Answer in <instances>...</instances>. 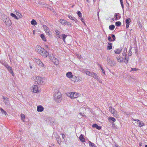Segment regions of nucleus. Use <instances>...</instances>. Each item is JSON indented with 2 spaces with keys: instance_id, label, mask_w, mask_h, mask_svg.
I'll list each match as a JSON object with an SVG mask.
<instances>
[{
  "instance_id": "9",
  "label": "nucleus",
  "mask_w": 147,
  "mask_h": 147,
  "mask_svg": "<svg viewBox=\"0 0 147 147\" xmlns=\"http://www.w3.org/2000/svg\"><path fill=\"white\" fill-rule=\"evenodd\" d=\"M109 111L114 116H115L116 115H117V111L115 110L114 108H113L111 106L109 107Z\"/></svg>"
},
{
  "instance_id": "11",
  "label": "nucleus",
  "mask_w": 147,
  "mask_h": 147,
  "mask_svg": "<svg viewBox=\"0 0 147 147\" xmlns=\"http://www.w3.org/2000/svg\"><path fill=\"white\" fill-rule=\"evenodd\" d=\"M32 88L33 92L36 93L38 91L37 85H34L32 86Z\"/></svg>"
},
{
  "instance_id": "14",
  "label": "nucleus",
  "mask_w": 147,
  "mask_h": 147,
  "mask_svg": "<svg viewBox=\"0 0 147 147\" xmlns=\"http://www.w3.org/2000/svg\"><path fill=\"white\" fill-rule=\"evenodd\" d=\"M44 108L42 106L39 105L37 107V111L38 112H42L43 111Z\"/></svg>"
},
{
  "instance_id": "48",
  "label": "nucleus",
  "mask_w": 147,
  "mask_h": 147,
  "mask_svg": "<svg viewBox=\"0 0 147 147\" xmlns=\"http://www.w3.org/2000/svg\"><path fill=\"white\" fill-rule=\"evenodd\" d=\"M111 37L113 38V39L112 40L113 41H114L115 40V37L114 35L112 34L111 35Z\"/></svg>"
},
{
  "instance_id": "51",
  "label": "nucleus",
  "mask_w": 147,
  "mask_h": 147,
  "mask_svg": "<svg viewBox=\"0 0 147 147\" xmlns=\"http://www.w3.org/2000/svg\"><path fill=\"white\" fill-rule=\"evenodd\" d=\"M108 40L110 42H111L112 41V40L111 38V37L109 36L108 38Z\"/></svg>"
},
{
  "instance_id": "64",
  "label": "nucleus",
  "mask_w": 147,
  "mask_h": 147,
  "mask_svg": "<svg viewBox=\"0 0 147 147\" xmlns=\"http://www.w3.org/2000/svg\"><path fill=\"white\" fill-rule=\"evenodd\" d=\"M145 147H147V145H145Z\"/></svg>"
},
{
  "instance_id": "34",
  "label": "nucleus",
  "mask_w": 147,
  "mask_h": 147,
  "mask_svg": "<svg viewBox=\"0 0 147 147\" xmlns=\"http://www.w3.org/2000/svg\"><path fill=\"white\" fill-rule=\"evenodd\" d=\"M47 34L48 36H50L51 35V32H50V30L49 29L45 31Z\"/></svg>"
},
{
  "instance_id": "22",
  "label": "nucleus",
  "mask_w": 147,
  "mask_h": 147,
  "mask_svg": "<svg viewBox=\"0 0 147 147\" xmlns=\"http://www.w3.org/2000/svg\"><path fill=\"white\" fill-rule=\"evenodd\" d=\"M79 138L81 142H85V139L83 137V135L82 134H81L79 137Z\"/></svg>"
},
{
  "instance_id": "40",
  "label": "nucleus",
  "mask_w": 147,
  "mask_h": 147,
  "mask_svg": "<svg viewBox=\"0 0 147 147\" xmlns=\"http://www.w3.org/2000/svg\"><path fill=\"white\" fill-rule=\"evenodd\" d=\"M49 120L51 123H54L55 122V119L54 118H50Z\"/></svg>"
},
{
  "instance_id": "37",
  "label": "nucleus",
  "mask_w": 147,
  "mask_h": 147,
  "mask_svg": "<svg viewBox=\"0 0 147 147\" xmlns=\"http://www.w3.org/2000/svg\"><path fill=\"white\" fill-rule=\"evenodd\" d=\"M117 60L118 62H123V59H121V58L117 57Z\"/></svg>"
},
{
  "instance_id": "50",
  "label": "nucleus",
  "mask_w": 147,
  "mask_h": 147,
  "mask_svg": "<svg viewBox=\"0 0 147 147\" xmlns=\"http://www.w3.org/2000/svg\"><path fill=\"white\" fill-rule=\"evenodd\" d=\"M96 79L98 81V82L100 83H101L102 82V81L100 79V78L98 76L97 77V78Z\"/></svg>"
},
{
  "instance_id": "35",
  "label": "nucleus",
  "mask_w": 147,
  "mask_h": 147,
  "mask_svg": "<svg viewBox=\"0 0 147 147\" xmlns=\"http://www.w3.org/2000/svg\"><path fill=\"white\" fill-rule=\"evenodd\" d=\"M121 23L120 21H118L116 22L115 23V25L117 26H119L121 25Z\"/></svg>"
},
{
  "instance_id": "8",
  "label": "nucleus",
  "mask_w": 147,
  "mask_h": 147,
  "mask_svg": "<svg viewBox=\"0 0 147 147\" xmlns=\"http://www.w3.org/2000/svg\"><path fill=\"white\" fill-rule=\"evenodd\" d=\"M133 121H137V125L136 126L138 125L139 127H141L144 125V124L142 121H141L140 120L137 119H133Z\"/></svg>"
},
{
  "instance_id": "31",
  "label": "nucleus",
  "mask_w": 147,
  "mask_h": 147,
  "mask_svg": "<svg viewBox=\"0 0 147 147\" xmlns=\"http://www.w3.org/2000/svg\"><path fill=\"white\" fill-rule=\"evenodd\" d=\"M31 24L32 25H35L37 24L36 22L34 19H33L31 21Z\"/></svg>"
},
{
  "instance_id": "32",
  "label": "nucleus",
  "mask_w": 147,
  "mask_h": 147,
  "mask_svg": "<svg viewBox=\"0 0 147 147\" xmlns=\"http://www.w3.org/2000/svg\"><path fill=\"white\" fill-rule=\"evenodd\" d=\"M115 28V26L114 25H112L109 26V28L111 30H113Z\"/></svg>"
},
{
  "instance_id": "44",
  "label": "nucleus",
  "mask_w": 147,
  "mask_h": 147,
  "mask_svg": "<svg viewBox=\"0 0 147 147\" xmlns=\"http://www.w3.org/2000/svg\"><path fill=\"white\" fill-rule=\"evenodd\" d=\"M43 27L45 31L49 29V28L45 25H43Z\"/></svg>"
},
{
  "instance_id": "7",
  "label": "nucleus",
  "mask_w": 147,
  "mask_h": 147,
  "mask_svg": "<svg viewBox=\"0 0 147 147\" xmlns=\"http://www.w3.org/2000/svg\"><path fill=\"white\" fill-rule=\"evenodd\" d=\"M107 64L111 66H113L115 65L116 63L113 61L110 58H108L107 60Z\"/></svg>"
},
{
  "instance_id": "55",
  "label": "nucleus",
  "mask_w": 147,
  "mask_h": 147,
  "mask_svg": "<svg viewBox=\"0 0 147 147\" xmlns=\"http://www.w3.org/2000/svg\"><path fill=\"white\" fill-rule=\"evenodd\" d=\"M120 3L122 9H123L124 6L123 4V1H121V2H120Z\"/></svg>"
},
{
  "instance_id": "41",
  "label": "nucleus",
  "mask_w": 147,
  "mask_h": 147,
  "mask_svg": "<svg viewBox=\"0 0 147 147\" xmlns=\"http://www.w3.org/2000/svg\"><path fill=\"white\" fill-rule=\"evenodd\" d=\"M89 146L90 147H95V146H94V144L93 143L89 141Z\"/></svg>"
},
{
  "instance_id": "45",
  "label": "nucleus",
  "mask_w": 147,
  "mask_h": 147,
  "mask_svg": "<svg viewBox=\"0 0 147 147\" xmlns=\"http://www.w3.org/2000/svg\"><path fill=\"white\" fill-rule=\"evenodd\" d=\"M16 12V14L17 16L19 17V18H22V16L20 13H19L18 12Z\"/></svg>"
},
{
  "instance_id": "36",
  "label": "nucleus",
  "mask_w": 147,
  "mask_h": 147,
  "mask_svg": "<svg viewBox=\"0 0 147 147\" xmlns=\"http://www.w3.org/2000/svg\"><path fill=\"white\" fill-rule=\"evenodd\" d=\"M131 22V19L130 18H129L125 20L126 24H129Z\"/></svg>"
},
{
  "instance_id": "6",
  "label": "nucleus",
  "mask_w": 147,
  "mask_h": 147,
  "mask_svg": "<svg viewBox=\"0 0 147 147\" xmlns=\"http://www.w3.org/2000/svg\"><path fill=\"white\" fill-rule=\"evenodd\" d=\"M3 21L5 24L7 26H10L12 24L11 21L9 18H6V19L3 20Z\"/></svg>"
},
{
  "instance_id": "25",
  "label": "nucleus",
  "mask_w": 147,
  "mask_h": 147,
  "mask_svg": "<svg viewBox=\"0 0 147 147\" xmlns=\"http://www.w3.org/2000/svg\"><path fill=\"white\" fill-rule=\"evenodd\" d=\"M123 61V62H125V63H127L128 62V56H125L124 59Z\"/></svg>"
},
{
  "instance_id": "13",
  "label": "nucleus",
  "mask_w": 147,
  "mask_h": 147,
  "mask_svg": "<svg viewBox=\"0 0 147 147\" xmlns=\"http://www.w3.org/2000/svg\"><path fill=\"white\" fill-rule=\"evenodd\" d=\"M51 61L55 65H58L59 63L58 60L55 57Z\"/></svg>"
},
{
  "instance_id": "24",
  "label": "nucleus",
  "mask_w": 147,
  "mask_h": 147,
  "mask_svg": "<svg viewBox=\"0 0 147 147\" xmlns=\"http://www.w3.org/2000/svg\"><path fill=\"white\" fill-rule=\"evenodd\" d=\"M61 36L62 37V39L63 42H65V38L67 37V36L64 34H62L61 35Z\"/></svg>"
},
{
  "instance_id": "10",
  "label": "nucleus",
  "mask_w": 147,
  "mask_h": 147,
  "mask_svg": "<svg viewBox=\"0 0 147 147\" xmlns=\"http://www.w3.org/2000/svg\"><path fill=\"white\" fill-rule=\"evenodd\" d=\"M73 81L76 82H80L82 81V78L79 76H75L73 78Z\"/></svg>"
},
{
  "instance_id": "49",
  "label": "nucleus",
  "mask_w": 147,
  "mask_h": 147,
  "mask_svg": "<svg viewBox=\"0 0 147 147\" xmlns=\"http://www.w3.org/2000/svg\"><path fill=\"white\" fill-rule=\"evenodd\" d=\"M66 24L69 27H70L71 26V25L70 22L66 21Z\"/></svg>"
},
{
  "instance_id": "29",
  "label": "nucleus",
  "mask_w": 147,
  "mask_h": 147,
  "mask_svg": "<svg viewBox=\"0 0 147 147\" xmlns=\"http://www.w3.org/2000/svg\"><path fill=\"white\" fill-rule=\"evenodd\" d=\"M40 37H41V38L44 41H46V38H45V35H44V34H40Z\"/></svg>"
},
{
  "instance_id": "53",
  "label": "nucleus",
  "mask_w": 147,
  "mask_h": 147,
  "mask_svg": "<svg viewBox=\"0 0 147 147\" xmlns=\"http://www.w3.org/2000/svg\"><path fill=\"white\" fill-rule=\"evenodd\" d=\"M112 127H113L114 128H116V127L115 126L114 123H112Z\"/></svg>"
},
{
  "instance_id": "63",
  "label": "nucleus",
  "mask_w": 147,
  "mask_h": 147,
  "mask_svg": "<svg viewBox=\"0 0 147 147\" xmlns=\"http://www.w3.org/2000/svg\"><path fill=\"white\" fill-rule=\"evenodd\" d=\"M30 68L32 69V66H30Z\"/></svg>"
},
{
  "instance_id": "12",
  "label": "nucleus",
  "mask_w": 147,
  "mask_h": 147,
  "mask_svg": "<svg viewBox=\"0 0 147 147\" xmlns=\"http://www.w3.org/2000/svg\"><path fill=\"white\" fill-rule=\"evenodd\" d=\"M3 99L4 100L3 102L6 105H10L9 102L8 98H5L4 96H3Z\"/></svg>"
},
{
  "instance_id": "58",
  "label": "nucleus",
  "mask_w": 147,
  "mask_h": 147,
  "mask_svg": "<svg viewBox=\"0 0 147 147\" xmlns=\"http://www.w3.org/2000/svg\"><path fill=\"white\" fill-rule=\"evenodd\" d=\"M11 67H10L9 65H7L6 67L7 69H9Z\"/></svg>"
},
{
  "instance_id": "15",
  "label": "nucleus",
  "mask_w": 147,
  "mask_h": 147,
  "mask_svg": "<svg viewBox=\"0 0 147 147\" xmlns=\"http://www.w3.org/2000/svg\"><path fill=\"white\" fill-rule=\"evenodd\" d=\"M66 76L68 78L70 79L72 78L73 77L72 73L71 72H69L67 73Z\"/></svg>"
},
{
  "instance_id": "38",
  "label": "nucleus",
  "mask_w": 147,
  "mask_h": 147,
  "mask_svg": "<svg viewBox=\"0 0 147 147\" xmlns=\"http://www.w3.org/2000/svg\"><path fill=\"white\" fill-rule=\"evenodd\" d=\"M108 119L109 120H110L113 122H115L116 121V119L112 117H109Z\"/></svg>"
},
{
  "instance_id": "20",
  "label": "nucleus",
  "mask_w": 147,
  "mask_h": 147,
  "mask_svg": "<svg viewBox=\"0 0 147 147\" xmlns=\"http://www.w3.org/2000/svg\"><path fill=\"white\" fill-rule=\"evenodd\" d=\"M68 17L71 20L74 21L75 23H77L78 22V20L75 17H73L71 15H68Z\"/></svg>"
},
{
  "instance_id": "4",
  "label": "nucleus",
  "mask_w": 147,
  "mask_h": 147,
  "mask_svg": "<svg viewBox=\"0 0 147 147\" xmlns=\"http://www.w3.org/2000/svg\"><path fill=\"white\" fill-rule=\"evenodd\" d=\"M79 94H77L76 92H73L68 93H67V96L70 97L71 99H73L78 97L79 96Z\"/></svg>"
},
{
  "instance_id": "61",
  "label": "nucleus",
  "mask_w": 147,
  "mask_h": 147,
  "mask_svg": "<svg viewBox=\"0 0 147 147\" xmlns=\"http://www.w3.org/2000/svg\"><path fill=\"white\" fill-rule=\"evenodd\" d=\"M62 137L63 138H64L65 137V136L64 134H62Z\"/></svg>"
},
{
  "instance_id": "33",
  "label": "nucleus",
  "mask_w": 147,
  "mask_h": 147,
  "mask_svg": "<svg viewBox=\"0 0 147 147\" xmlns=\"http://www.w3.org/2000/svg\"><path fill=\"white\" fill-rule=\"evenodd\" d=\"M98 66L100 67L102 70V72L105 75V72L104 69L103 68L101 67V65L100 64H98Z\"/></svg>"
},
{
  "instance_id": "28",
  "label": "nucleus",
  "mask_w": 147,
  "mask_h": 147,
  "mask_svg": "<svg viewBox=\"0 0 147 147\" xmlns=\"http://www.w3.org/2000/svg\"><path fill=\"white\" fill-rule=\"evenodd\" d=\"M55 32H56V35H57V36L59 38H61L59 34L60 33V32L57 30H55Z\"/></svg>"
},
{
  "instance_id": "39",
  "label": "nucleus",
  "mask_w": 147,
  "mask_h": 147,
  "mask_svg": "<svg viewBox=\"0 0 147 147\" xmlns=\"http://www.w3.org/2000/svg\"><path fill=\"white\" fill-rule=\"evenodd\" d=\"M21 119L24 122L25 121V115L23 114H21Z\"/></svg>"
},
{
  "instance_id": "1",
  "label": "nucleus",
  "mask_w": 147,
  "mask_h": 147,
  "mask_svg": "<svg viewBox=\"0 0 147 147\" xmlns=\"http://www.w3.org/2000/svg\"><path fill=\"white\" fill-rule=\"evenodd\" d=\"M36 51L44 58L47 57L49 55V52L38 45L36 47Z\"/></svg>"
},
{
  "instance_id": "43",
  "label": "nucleus",
  "mask_w": 147,
  "mask_h": 147,
  "mask_svg": "<svg viewBox=\"0 0 147 147\" xmlns=\"http://www.w3.org/2000/svg\"><path fill=\"white\" fill-rule=\"evenodd\" d=\"M77 14L80 17H82V14L80 11H78Z\"/></svg>"
},
{
  "instance_id": "42",
  "label": "nucleus",
  "mask_w": 147,
  "mask_h": 147,
  "mask_svg": "<svg viewBox=\"0 0 147 147\" xmlns=\"http://www.w3.org/2000/svg\"><path fill=\"white\" fill-rule=\"evenodd\" d=\"M0 110L2 113L5 115H6V114H7L6 112L2 108H1Z\"/></svg>"
},
{
  "instance_id": "26",
  "label": "nucleus",
  "mask_w": 147,
  "mask_h": 147,
  "mask_svg": "<svg viewBox=\"0 0 147 147\" xmlns=\"http://www.w3.org/2000/svg\"><path fill=\"white\" fill-rule=\"evenodd\" d=\"M8 70L9 72L11 74L12 76H14V74L12 71V67H10L9 69H8Z\"/></svg>"
},
{
  "instance_id": "16",
  "label": "nucleus",
  "mask_w": 147,
  "mask_h": 147,
  "mask_svg": "<svg viewBox=\"0 0 147 147\" xmlns=\"http://www.w3.org/2000/svg\"><path fill=\"white\" fill-rule=\"evenodd\" d=\"M122 49L121 48L116 49L114 50L115 53L116 54H119L121 52Z\"/></svg>"
},
{
  "instance_id": "17",
  "label": "nucleus",
  "mask_w": 147,
  "mask_h": 147,
  "mask_svg": "<svg viewBox=\"0 0 147 147\" xmlns=\"http://www.w3.org/2000/svg\"><path fill=\"white\" fill-rule=\"evenodd\" d=\"M114 16L116 17L114 19V20H115L120 19L121 17V16L119 15V13H115V14Z\"/></svg>"
},
{
  "instance_id": "62",
  "label": "nucleus",
  "mask_w": 147,
  "mask_h": 147,
  "mask_svg": "<svg viewBox=\"0 0 147 147\" xmlns=\"http://www.w3.org/2000/svg\"><path fill=\"white\" fill-rule=\"evenodd\" d=\"M80 115H81L82 116H84L83 115L84 114V113H80Z\"/></svg>"
},
{
  "instance_id": "54",
  "label": "nucleus",
  "mask_w": 147,
  "mask_h": 147,
  "mask_svg": "<svg viewBox=\"0 0 147 147\" xmlns=\"http://www.w3.org/2000/svg\"><path fill=\"white\" fill-rule=\"evenodd\" d=\"M126 52H124L123 53V56H126Z\"/></svg>"
},
{
  "instance_id": "2",
  "label": "nucleus",
  "mask_w": 147,
  "mask_h": 147,
  "mask_svg": "<svg viewBox=\"0 0 147 147\" xmlns=\"http://www.w3.org/2000/svg\"><path fill=\"white\" fill-rule=\"evenodd\" d=\"M35 83L38 85H44L45 82V78L39 76L36 77L35 80Z\"/></svg>"
},
{
  "instance_id": "21",
  "label": "nucleus",
  "mask_w": 147,
  "mask_h": 147,
  "mask_svg": "<svg viewBox=\"0 0 147 147\" xmlns=\"http://www.w3.org/2000/svg\"><path fill=\"white\" fill-rule=\"evenodd\" d=\"M66 20L64 19H60L59 20V22L62 25H65L66 23Z\"/></svg>"
},
{
  "instance_id": "19",
  "label": "nucleus",
  "mask_w": 147,
  "mask_h": 147,
  "mask_svg": "<svg viewBox=\"0 0 147 147\" xmlns=\"http://www.w3.org/2000/svg\"><path fill=\"white\" fill-rule=\"evenodd\" d=\"M92 127L94 128H96L98 130H100L101 129V127L98 126L96 124H93L92 125Z\"/></svg>"
},
{
  "instance_id": "59",
  "label": "nucleus",
  "mask_w": 147,
  "mask_h": 147,
  "mask_svg": "<svg viewBox=\"0 0 147 147\" xmlns=\"http://www.w3.org/2000/svg\"><path fill=\"white\" fill-rule=\"evenodd\" d=\"M129 27V25L128 24H126V28H128Z\"/></svg>"
},
{
  "instance_id": "5",
  "label": "nucleus",
  "mask_w": 147,
  "mask_h": 147,
  "mask_svg": "<svg viewBox=\"0 0 147 147\" xmlns=\"http://www.w3.org/2000/svg\"><path fill=\"white\" fill-rule=\"evenodd\" d=\"M34 61L40 67H44V65L39 59L34 58Z\"/></svg>"
},
{
  "instance_id": "27",
  "label": "nucleus",
  "mask_w": 147,
  "mask_h": 147,
  "mask_svg": "<svg viewBox=\"0 0 147 147\" xmlns=\"http://www.w3.org/2000/svg\"><path fill=\"white\" fill-rule=\"evenodd\" d=\"M48 56H49V58L51 60H52L55 57L53 54H50L49 55H49Z\"/></svg>"
},
{
  "instance_id": "46",
  "label": "nucleus",
  "mask_w": 147,
  "mask_h": 147,
  "mask_svg": "<svg viewBox=\"0 0 147 147\" xmlns=\"http://www.w3.org/2000/svg\"><path fill=\"white\" fill-rule=\"evenodd\" d=\"M85 73L87 75L90 76L91 72H90L89 71H86Z\"/></svg>"
},
{
  "instance_id": "30",
  "label": "nucleus",
  "mask_w": 147,
  "mask_h": 147,
  "mask_svg": "<svg viewBox=\"0 0 147 147\" xmlns=\"http://www.w3.org/2000/svg\"><path fill=\"white\" fill-rule=\"evenodd\" d=\"M10 15L12 17H13L14 18L18 20L19 19V18L16 16V15L13 13H11Z\"/></svg>"
},
{
  "instance_id": "18",
  "label": "nucleus",
  "mask_w": 147,
  "mask_h": 147,
  "mask_svg": "<svg viewBox=\"0 0 147 147\" xmlns=\"http://www.w3.org/2000/svg\"><path fill=\"white\" fill-rule=\"evenodd\" d=\"M90 76L93 77L94 78L96 79L98 77L97 74L93 72H91Z\"/></svg>"
},
{
  "instance_id": "60",
  "label": "nucleus",
  "mask_w": 147,
  "mask_h": 147,
  "mask_svg": "<svg viewBox=\"0 0 147 147\" xmlns=\"http://www.w3.org/2000/svg\"><path fill=\"white\" fill-rule=\"evenodd\" d=\"M45 47L47 48V49H49V47L47 45H45Z\"/></svg>"
},
{
  "instance_id": "3",
  "label": "nucleus",
  "mask_w": 147,
  "mask_h": 147,
  "mask_svg": "<svg viewBox=\"0 0 147 147\" xmlns=\"http://www.w3.org/2000/svg\"><path fill=\"white\" fill-rule=\"evenodd\" d=\"M55 93L53 95L54 100L56 102H59V100L61 96V93L57 90L55 91Z\"/></svg>"
},
{
  "instance_id": "56",
  "label": "nucleus",
  "mask_w": 147,
  "mask_h": 147,
  "mask_svg": "<svg viewBox=\"0 0 147 147\" xmlns=\"http://www.w3.org/2000/svg\"><path fill=\"white\" fill-rule=\"evenodd\" d=\"M3 65H4L5 67H6L7 65V64L6 63L4 62L3 63Z\"/></svg>"
},
{
  "instance_id": "23",
  "label": "nucleus",
  "mask_w": 147,
  "mask_h": 147,
  "mask_svg": "<svg viewBox=\"0 0 147 147\" xmlns=\"http://www.w3.org/2000/svg\"><path fill=\"white\" fill-rule=\"evenodd\" d=\"M112 44L110 42H109L108 44V46L107 47V49L108 50H111L112 48Z\"/></svg>"
},
{
  "instance_id": "47",
  "label": "nucleus",
  "mask_w": 147,
  "mask_h": 147,
  "mask_svg": "<svg viewBox=\"0 0 147 147\" xmlns=\"http://www.w3.org/2000/svg\"><path fill=\"white\" fill-rule=\"evenodd\" d=\"M138 70V69L136 68H131V70L130 71V72L131 71H136Z\"/></svg>"
},
{
  "instance_id": "57",
  "label": "nucleus",
  "mask_w": 147,
  "mask_h": 147,
  "mask_svg": "<svg viewBox=\"0 0 147 147\" xmlns=\"http://www.w3.org/2000/svg\"><path fill=\"white\" fill-rule=\"evenodd\" d=\"M81 20L82 21V22L84 23V24H85V22H84V19H83V18H81Z\"/></svg>"
},
{
  "instance_id": "52",
  "label": "nucleus",
  "mask_w": 147,
  "mask_h": 147,
  "mask_svg": "<svg viewBox=\"0 0 147 147\" xmlns=\"http://www.w3.org/2000/svg\"><path fill=\"white\" fill-rule=\"evenodd\" d=\"M131 48L130 49L129 51V53H128V55L129 56H131Z\"/></svg>"
}]
</instances>
